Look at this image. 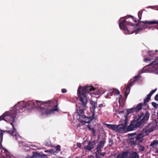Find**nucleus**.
I'll list each match as a JSON object with an SVG mask.
<instances>
[{
  "instance_id": "nucleus-15",
  "label": "nucleus",
  "mask_w": 158,
  "mask_h": 158,
  "mask_svg": "<svg viewBox=\"0 0 158 158\" xmlns=\"http://www.w3.org/2000/svg\"><path fill=\"white\" fill-rule=\"evenodd\" d=\"M115 93L117 95H118V98L119 100L118 102L119 103L120 105H121V104H123V100H122V96L119 94L120 92L119 91L117 90H116L115 91Z\"/></svg>"
},
{
  "instance_id": "nucleus-35",
  "label": "nucleus",
  "mask_w": 158,
  "mask_h": 158,
  "mask_svg": "<svg viewBox=\"0 0 158 158\" xmlns=\"http://www.w3.org/2000/svg\"><path fill=\"white\" fill-rule=\"evenodd\" d=\"M144 60L145 61H147L148 60L147 59L145 58L144 59Z\"/></svg>"
},
{
  "instance_id": "nucleus-32",
  "label": "nucleus",
  "mask_w": 158,
  "mask_h": 158,
  "mask_svg": "<svg viewBox=\"0 0 158 158\" xmlns=\"http://www.w3.org/2000/svg\"><path fill=\"white\" fill-rule=\"evenodd\" d=\"M77 146L78 147H81V144L80 143H77Z\"/></svg>"
},
{
  "instance_id": "nucleus-8",
  "label": "nucleus",
  "mask_w": 158,
  "mask_h": 158,
  "mask_svg": "<svg viewBox=\"0 0 158 158\" xmlns=\"http://www.w3.org/2000/svg\"><path fill=\"white\" fill-rule=\"evenodd\" d=\"M125 21V19L123 18H121L120 19V23H119V26L120 27L123 29L125 31V32L127 34H131L133 33L134 32L130 30V29L128 30L125 26L124 25L123 23Z\"/></svg>"
},
{
  "instance_id": "nucleus-39",
  "label": "nucleus",
  "mask_w": 158,
  "mask_h": 158,
  "mask_svg": "<svg viewBox=\"0 0 158 158\" xmlns=\"http://www.w3.org/2000/svg\"><path fill=\"white\" fill-rule=\"evenodd\" d=\"M104 93H105V91H104V92H103V93H102V94Z\"/></svg>"
},
{
  "instance_id": "nucleus-11",
  "label": "nucleus",
  "mask_w": 158,
  "mask_h": 158,
  "mask_svg": "<svg viewBox=\"0 0 158 158\" xmlns=\"http://www.w3.org/2000/svg\"><path fill=\"white\" fill-rule=\"evenodd\" d=\"M11 124L12 126L13 129L12 131H9L10 134L17 139H20V137L19 134L17 132L16 130L14 127L13 124L11 123Z\"/></svg>"
},
{
  "instance_id": "nucleus-1",
  "label": "nucleus",
  "mask_w": 158,
  "mask_h": 158,
  "mask_svg": "<svg viewBox=\"0 0 158 158\" xmlns=\"http://www.w3.org/2000/svg\"><path fill=\"white\" fill-rule=\"evenodd\" d=\"M96 89L92 86H85L81 88L80 86L77 90V94L80 98L81 101L80 106L77 109V112L78 115V119L79 120L82 124L89 122L91 119H96L97 117V115L96 114L95 110L97 106L96 102L91 99L90 103L91 106L90 109L92 113V115L91 117H88L85 116L84 114L85 110L88 108L87 105L88 102V99L89 98V95H91L92 97H96L97 95L101 94V92L99 90L97 89L95 93H89V92L94 91Z\"/></svg>"
},
{
  "instance_id": "nucleus-29",
  "label": "nucleus",
  "mask_w": 158,
  "mask_h": 158,
  "mask_svg": "<svg viewBox=\"0 0 158 158\" xmlns=\"http://www.w3.org/2000/svg\"><path fill=\"white\" fill-rule=\"evenodd\" d=\"M155 62H156L155 61H154L152 64V65H153V64L154 65L155 68H156V67H157V66H158V64H156V63H155Z\"/></svg>"
},
{
  "instance_id": "nucleus-37",
  "label": "nucleus",
  "mask_w": 158,
  "mask_h": 158,
  "mask_svg": "<svg viewBox=\"0 0 158 158\" xmlns=\"http://www.w3.org/2000/svg\"><path fill=\"white\" fill-rule=\"evenodd\" d=\"M155 73H156V74H158V72H157V71L156 72H155Z\"/></svg>"
},
{
  "instance_id": "nucleus-28",
  "label": "nucleus",
  "mask_w": 158,
  "mask_h": 158,
  "mask_svg": "<svg viewBox=\"0 0 158 158\" xmlns=\"http://www.w3.org/2000/svg\"><path fill=\"white\" fill-rule=\"evenodd\" d=\"M142 12L141 11H139L138 13V16H139V19H140V18L139 17V15H141L142 14Z\"/></svg>"
},
{
  "instance_id": "nucleus-7",
  "label": "nucleus",
  "mask_w": 158,
  "mask_h": 158,
  "mask_svg": "<svg viewBox=\"0 0 158 158\" xmlns=\"http://www.w3.org/2000/svg\"><path fill=\"white\" fill-rule=\"evenodd\" d=\"M118 112L120 115L118 116L122 117L121 122L122 123H123L120 125H122V128L123 129H124L125 128L127 125V114L124 113V111H123Z\"/></svg>"
},
{
  "instance_id": "nucleus-18",
  "label": "nucleus",
  "mask_w": 158,
  "mask_h": 158,
  "mask_svg": "<svg viewBox=\"0 0 158 158\" xmlns=\"http://www.w3.org/2000/svg\"><path fill=\"white\" fill-rule=\"evenodd\" d=\"M142 104L140 103L136 107L134 108L135 111H137L141 110L142 108Z\"/></svg>"
},
{
  "instance_id": "nucleus-25",
  "label": "nucleus",
  "mask_w": 158,
  "mask_h": 158,
  "mask_svg": "<svg viewBox=\"0 0 158 158\" xmlns=\"http://www.w3.org/2000/svg\"><path fill=\"white\" fill-rule=\"evenodd\" d=\"M152 105L154 107H156L158 106L157 104L155 102H152Z\"/></svg>"
},
{
  "instance_id": "nucleus-16",
  "label": "nucleus",
  "mask_w": 158,
  "mask_h": 158,
  "mask_svg": "<svg viewBox=\"0 0 158 158\" xmlns=\"http://www.w3.org/2000/svg\"><path fill=\"white\" fill-rule=\"evenodd\" d=\"M133 85V83H131L129 84L128 86H127L126 89V90L125 91V93L126 97L127 96L128 94L129 93L130 89V87L131 86Z\"/></svg>"
},
{
  "instance_id": "nucleus-26",
  "label": "nucleus",
  "mask_w": 158,
  "mask_h": 158,
  "mask_svg": "<svg viewBox=\"0 0 158 158\" xmlns=\"http://www.w3.org/2000/svg\"><path fill=\"white\" fill-rule=\"evenodd\" d=\"M156 89H155L152 90L149 93V94L152 95L156 91Z\"/></svg>"
},
{
  "instance_id": "nucleus-19",
  "label": "nucleus",
  "mask_w": 158,
  "mask_h": 158,
  "mask_svg": "<svg viewBox=\"0 0 158 158\" xmlns=\"http://www.w3.org/2000/svg\"><path fill=\"white\" fill-rule=\"evenodd\" d=\"M157 145H158V140H154L151 143L150 146L155 147Z\"/></svg>"
},
{
  "instance_id": "nucleus-24",
  "label": "nucleus",
  "mask_w": 158,
  "mask_h": 158,
  "mask_svg": "<svg viewBox=\"0 0 158 158\" xmlns=\"http://www.w3.org/2000/svg\"><path fill=\"white\" fill-rule=\"evenodd\" d=\"M142 28H137L136 30L135 31V32L136 33H138L139 31H141L142 30Z\"/></svg>"
},
{
  "instance_id": "nucleus-13",
  "label": "nucleus",
  "mask_w": 158,
  "mask_h": 158,
  "mask_svg": "<svg viewBox=\"0 0 158 158\" xmlns=\"http://www.w3.org/2000/svg\"><path fill=\"white\" fill-rule=\"evenodd\" d=\"M104 143L105 142L104 140L102 141L98 145L97 148V152L99 154H100L102 156H104L105 154L104 153H101L100 151V149L101 147H103Z\"/></svg>"
},
{
  "instance_id": "nucleus-9",
  "label": "nucleus",
  "mask_w": 158,
  "mask_h": 158,
  "mask_svg": "<svg viewBox=\"0 0 158 158\" xmlns=\"http://www.w3.org/2000/svg\"><path fill=\"white\" fill-rule=\"evenodd\" d=\"M2 141L0 142V149L2 150L1 155V158H10L8 156V153L7 151L5 148H3L1 144Z\"/></svg>"
},
{
  "instance_id": "nucleus-22",
  "label": "nucleus",
  "mask_w": 158,
  "mask_h": 158,
  "mask_svg": "<svg viewBox=\"0 0 158 158\" xmlns=\"http://www.w3.org/2000/svg\"><path fill=\"white\" fill-rule=\"evenodd\" d=\"M151 95H150L149 94L148 95L147 98L144 100V102H147L148 101L149 99H150Z\"/></svg>"
},
{
  "instance_id": "nucleus-5",
  "label": "nucleus",
  "mask_w": 158,
  "mask_h": 158,
  "mask_svg": "<svg viewBox=\"0 0 158 158\" xmlns=\"http://www.w3.org/2000/svg\"><path fill=\"white\" fill-rule=\"evenodd\" d=\"M36 103L38 107H40V111L43 115H48L53 113L55 111H58V109L57 106L53 108H52L45 103L41 101H37Z\"/></svg>"
},
{
  "instance_id": "nucleus-10",
  "label": "nucleus",
  "mask_w": 158,
  "mask_h": 158,
  "mask_svg": "<svg viewBox=\"0 0 158 158\" xmlns=\"http://www.w3.org/2000/svg\"><path fill=\"white\" fill-rule=\"evenodd\" d=\"M106 125L109 129H111L114 131H117L121 129L122 128V125H111L109 124H106Z\"/></svg>"
},
{
  "instance_id": "nucleus-40",
  "label": "nucleus",
  "mask_w": 158,
  "mask_h": 158,
  "mask_svg": "<svg viewBox=\"0 0 158 158\" xmlns=\"http://www.w3.org/2000/svg\"><path fill=\"white\" fill-rule=\"evenodd\" d=\"M104 93H105V91H104V92H103V93H102V94Z\"/></svg>"
},
{
  "instance_id": "nucleus-2",
  "label": "nucleus",
  "mask_w": 158,
  "mask_h": 158,
  "mask_svg": "<svg viewBox=\"0 0 158 158\" xmlns=\"http://www.w3.org/2000/svg\"><path fill=\"white\" fill-rule=\"evenodd\" d=\"M149 117V115L148 113L146 114L144 116L143 114L138 115V117L134 118V121L128 127L127 130L131 131L135 130V128L140 126L145 123L148 119Z\"/></svg>"
},
{
  "instance_id": "nucleus-21",
  "label": "nucleus",
  "mask_w": 158,
  "mask_h": 158,
  "mask_svg": "<svg viewBox=\"0 0 158 158\" xmlns=\"http://www.w3.org/2000/svg\"><path fill=\"white\" fill-rule=\"evenodd\" d=\"M45 152L48 153L49 154H51L55 153V152H54L53 149L45 150Z\"/></svg>"
},
{
  "instance_id": "nucleus-31",
  "label": "nucleus",
  "mask_w": 158,
  "mask_h": 158,
  "mask_svg": "<svg viewBox=\"0 0 158 158\" xmlns=\"http://www.w3.org/2000/svg\"><path fill=\"white\" fill-rule=\"evenodd\" d=\"M155 99L156 100L158 101V94L155 96Z\"/></svg>"
},
{
  "instance_id": "nucleus-3",
  "label": "nucleus",
  "mask_w": 158,
  "mask_h": 158,
  "mask_svg": "<svg viewBox=\"0 0 158 158\" xmlns=\"http://www.w3.org/2000/svg\"><path fill=\"white\" fill-rule=\"evenodd\" d=\"M37 101H36L35 102L32 101H29L27 102H20L14 106V109L17 111H18L19 112H21L25 110V108L28 109L35 108L38 107L36 103Z\"/></svg>"
},
{
  "instance_id": "nucleus-41",
  "label": "nucleus",
  "mask_w": 158,
  "mask_h": 158,
  "mask_svg": "<svg viewBox=\"0 0 158 158\" xmlns=\"http://www.w3.org/2000/svg\"><path fill=\"white\" fill-rule=\"evenodd\" d=\"M157 152H158V150L157 151Z\"/></svg>"
},
{
  "instance_id": "nucleus-34",
  "label": "nucleus",
  "mask_w": 158,
  "mask_h": 158,
  "mask_svg": "<svg viewBox=\"0 0 158 158\" xmlns=\"http://www.w3.org/2000/svg\"><path fill=\"white\" fill-rule=\"evenodd\" d=\"M139 77H139V76H135V78H139Z\"/></svg>"
},
{
  "instance_id": "nucleus-33",
  "label": "nucleus",
  "mask_w": 158,
  "mask_h": 158,
  "mask_svg": "<svg viewBox=\"0 0 158 158\" xmlns=\"http://www.w3.org/2000/svg\"><path fill=\"white\" fill-rule=\"evenodd\" d=\"M103 106V104H100L99 105V107H102V106Z\"/></svg>"
},
{
  "instance_id": "nucleus-38",
  "label": "nucleus",
  "mask_w": 158,
  "mask_h": 158,
  "mask_svg": "<svg viewBox=\"0 0 158 158\" xmlns=\"http://www.w3.org/2000/svg\"><path fill=\"white\" fill-rule=\"evenodd\" d=\"M131 17L132 19H133V17L132 16H131Z\"/></svg>"
},
{
  "instance_id": "nucleus-36",
  "label": "nucleus",
  "mask_w": 158,
  "mask_h": 158,
  "mask_svg": "<svg viewBox=\"0 0 158 158\" xmlns=\"http://www.w3.org/2000/svg\"><path fill=\"white\" fill-rule=\"evenodd\" d=\"M90 157V158H94V156H91Z\"/></svg>"
},
{
  "instance_id": "nucleus-4",
  "label": "nucleus",
  "mask_w": 158,
  "mask_h": 158,
  "mask_svg": "<svg viewBox=\"0 0 158 158\" xmlns=\"http://www.w3.org/2000/svg\"><path fill=\"white\" fill-rule=\"evenodd\" d=\"M15 117L16 112L10 110L9 111H6L2 115L0 116V121L4 120L6 121L10 122L11 123H13ZM3 133V131L0 130V142L2 140Z\"/></svg>"
},
{
  "instance_id": "nucleus-23",
  "label": "nucleus",
  "mask_w": 158,
  "mask_h": 158,
  "mask_svg": "<svg viewBox=\"0 0 158 158\" xmlns=\"http://www.w3.org/2000/svg\"><path fill=\"white\" fill-rule=\"evenodd\" d=\"M138 147H139V150H140L141 151H143V150L144 148L143 146H140V145H139Z\"/></svg>"
},
{
  "instance_id": "nucleus-12",
  "label": "nucleus",
  "mask_w": 158,
  "mask_h": 158,
  "mask_svg": "<svg viewBox=\"0 0 158 158\" xmlns=\"http://www.w3.org/2000/svg\"><path fill=\"white\" fill-rule=\"evenodd\" d=\"M47 157V155L44 154H40L37 152H33L32 157L29 156L26 158H45Z\"/></svg>"
},
{
  "instance_id": "nucleus-14",
  "label": "nucleus",
  "mask_w": 158,
  "mask_h": 158,
  "mask_svg": "<svg viewBox=\"0 0 158 158\" xmlns=\"http://www.w3.org/2000/svg\"><path fill=\"white\" fill-rule=\"evenodd\" d=\"M95 144V143L94 141H92V142H90L87 146L84 147V149L86 151L90 150L94 148V146Z\"/></svg>"
},
{
  "instance_id": "nucleus-20",
  "label": "nucleus",
  "mask_w": 158,
  "mask_h": 158,
  "mask_svg": "<svg viewBox=\"0 0 158 158\" xmlns=\"http://www.w3.org/2000/svg\"><path fill=\"white\" fill-rule=\"evenodd\" d=\"M134 111H135L134 108H131L128 109L127 110V113H126L125 114H127L128 115L129 114L132 113Z\"/></svg>"
},
{
  "instance_id": "nucleus-6",
  "label": "nucleus",
  "mask_w": 158,
  "mask_h": 158,
  "mask_svg": "<svg viewBox=\"0 0 158 158\" xmlns=\"http://www.w3.org/2000/svg\"><path fill=\"white\" fill-rule=\"evenodd\" d=\"M155 129V127H147L144 129L139 134L135 136L136 141L140 142H142L143 140V137L154 131Z\"/></svg>"
},
{
  "instance_id": "nucleus-17",
  "label": "nucleus",
  "mask_w": 158,
  "mask_h": 158,
  "mask_svg": "<svg viewBox=\"0 0 158 158\" xmlns=\"http://www.w3.org/2000/svg\"><path fill=\"white\" fill-rule=\"evenodd\" d=\"M147 24H158V21L156 20H154L150 21H145L143 22Z\"/></svg>"
},
{
  "instance_id": "nucleus-30",
  "label": "nucleus",
  "mask_w": 158,
  "mask_h": 158,
  "mask_svg": "<svg viewBox=\"0 0 158 158\" xmlns=\"http://www.w3.org/2000/svg\"><path fill=\"white\" fill-rule=\"evenodd\" d=\"M61 91L63 93H64L66 92L67 91L65 89H62Z\"/></svg>"
},
{
  "instance_id": "nucleus-27",
  "label": "nucleus",
  "mask_w": 158,
  "mask_h": 158,
  "mask_svg": "<svg viewBox=\"0 0 158 158\" xmlns=\"http://www.w3.org/2000/svg\"><path fill=\"white\" fill-rule=\"evenodd\" d=\"M60 147L59 145H58L56 147V149L57 151H59L60 150Z\"/></svg>"
}]
</instances>
